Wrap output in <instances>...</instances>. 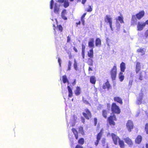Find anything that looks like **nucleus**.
Wrapping results in <instances>:
<instances>
[{"label": "nucleus", "instance_id": "31", "mask_svg": "<svg viewBox=\"0 0 148 148\" xmlns=\"http://www.w3.org/2000/svg\"><path fill=\"white\" fill-rule=\"evenodd\" d=\"M78 143L79 144L81 145H83L84 143V138H80L78 141Z\"/></svg>", "mask_w": 148, "mask_h": 148}, {"label": "nucleus", "instance_id": "22", "mask_svg": "<svg viewBox=\"0 0 148 148\" xmlns=\"http://www.w3.org/2000/svg\"><path fill=\"white\" fill-rule=\"evenodd\" d=\"M72 131L74 134L76 139H77L78 138V134L77 130L75 128H72Z\"/></svg>", "mask_w": 148, "mask_h": 148}, {"label": "nucleus", "instance_id": "64", "mask_svg": "<svg viewBox=\"0 0 148 148\" xmlns=\"http://www.w3.org/2000/svg\"><path fill=\"white\" fill-rule=\"evenodd\" d=\"M144 23H145V26L146 24L148 25V20L147 21L145 22H144Z\"/></svg>", "mask_w": 148, "mask_h": 148}, {"label": "nucleus", "instance_id": "51", "mask_svg": "<svg viewBox=\"0 0 148 148\" xmlns=\"http://www.w3.org/2000/svg\"><path fill=\"white\" fill-rule=\"evenodd\" d=\"M143 77L142 75H139V79L140 80H142L143 79Z\"/></svg>", "mask_w": 148, "mask_h": 148}, {"label": "nucleus", "instance_id": "59", "mask_svg": "<svg viewBox=\"0 0 148 148\" xmlns=\"http://www.w3.org/2000/svg\"><path fill=\"white\" fill-rule=\"evenodd\" d=\"M90 81L91 83L92 84V76H91L90 77Z\"/></svg>", "mask_w": 148, "mask_h": 148}, {"label": "nucleus", "instance_id": "43", "mask_svg": "<svg viewBox=\"0 0 148 148\" xmlns=\"http://www.w3.org/2000/svg\"><path fill=\"white\" fill-rule=\"evenodd\" d=\"M88 46L90 47H92V41L91 40L88 43Z\"/></svg>", "mask_w": 148, "mask_h": 148}, {"label": "nucleus", "instance_id": "35", "mask_svg": "<svg viewBox=\"0 0 148 148\" xmlns=\"http://www.w3.org/2000/svg\"><path fill=\"white\" fill-rule=\"evenodd\" d=\"M54 3L53 0H51L50 2V9H52L53 8V6Z\"/></svg>", "mask_w": 148, "mask_h": 148}, {"label": "nucleus", "instance_id": "55", "mask_svg": "<svg viewBox=\"0 0 148 148\" xmlns=\"http://www.w3.org/2000/svg\"><path fill=\"white\" fill-rule=\"evenodd\" d=\"M105 139L104 138L102 139L101 142L103 144H104L105 143Z\"/></svg>", "mask_w": 148, "mask_h": 148}, {"label": "nucleus", "instance_id": "5", "mask_svg": "<svg viewBox=\"0 0 148 148\" xmlns=\"http://www.w3.org/2000/svg\"><path fill=\"white\" fill-rule=\"evenodd\" d=\"M145 24L143 22H138L137 25V29L140 31L143 29L145 27Z\"/></svg>", "mask_w": 148, "mask_h": 148}, {"label": "nucleus", "instance_id": "7", "mask_svg": "<svg viewBox=\"0 0 148 148\" xmlns=\"http://www.w3.org/2000/svg\"><path fill=\"white\" fill-rule=\"evenodd\" d=\"M104 20L106 23H109V25L112 24V18L110 15H106L104 18Z\"/></svg>", "mask_w": 148, "mask_h": 148}, {"label": "nucleus", "instance_id": "62", "mask_svg": "<svg viewBox=\"0 0 148 148\" xmlns=\"http://www.w3.org/2000/svg\"><path fill=\"white\" fill-rule=\"evenodd\" d=\"M81 23V22L80 21H79L78 22H77L76 23V24H77V25H80Z\"/></svg>", "mask_w": 148, "mask_h": 148}, {"label": "nucleus", "instance_id": "2", "mask_svg": "<svg viewBox=\"0 0 148 148\" xmlns=\"http://www.w3.org/2000/svg\"><path fill=\"white\" fill-rule=\"evenodd\" d=\"M82 114L86 119H89L91 117V113L87 108L85 109L84 112H82Z\"/></svg>", "mask_w": 148, "mask_h": 148}, {"label": "nucleus", "instance_id": "12", "mask_svg": "<svg viewBox=\"0 0 148 148\" xmlns=\"http://www.w3.org/2000/svg\"><path fill=\"white\" fill-rule=\"evenodd\" d=\"M103 89H105L107 88L108 90H109L111 88V87L108 82L107 81L103 85Z\"/></svg>", "mask_w": 148, "mask_h": 148}, {"label": "nucleus", "instance_id": "3", "mask_svg": "<svg viewBox=\"0 0 148 148\" xmlns=\"http://www.w3.org/2000/svg\"><path fill=\"white\" fill-rule=\"evenodd\" d=\"M133 126L132 121L130 120H128L126 123V126L129 131L131 132V130L133 128Z\"/></svg>", "mask_w": 148, "mask_h": 148}, {"label": "nucleus", "instance_id": "36", "mask_svg": "<svg viewBox=\"0 0 148 148\" xmlns=\"http://www.w3.org/2000/svg\"><path fill=\"white\" fill-rule=\"evenodd\" d=\"M92 8L89 5L87 9H86L85 11L88 12H91L92 11Z\"/></svg>", "mask_w": 148, "mask_h": 148}, {"label": "nucleus", "instance_id": "20", "mask_svg": "<svg viewBox=\"0 0 148 148\" xmlns=\"http://www.w3.org/2000/svg\"><path fill=\"white\" fill-rule=\"evenodd\" d=\"M121 70V72H124L125 69V64L123 62H122L120 64Z\"/></svg>", "mask_w": 148, "mask_h": 148}, {"label": "nucleus", "instance_id": "11", "mask_svg": "<svg viewBox=\"0 0 148 148\" xmlns=\"http://www.w3.org/2000/svg\"><path fill=\"white\" fill-rule=\"evenodd\" d=\"M145 12L143 11H141L136 15L137 18L138 19H140L144 15Z\"/></svg>", "mask_w": 148, "mask_h": 148}, {"label": "nucleus", "instance_id": "63", "mask_svg": "<svg viewBox=\"0 0 148 148\" xmlns=\"http://www.w3.org/2000/svg\"><path fill=\"white\" fill-rule=\"evenodd\" d=\"M84 102L86 104H89L88 102L86 100H83Z\"/></svg>", "mask_w": 148, "mask_h": 148}, {"label": "nucleus", "instance_id": "6", "mask_svg": "<svg viewBox=\"0 0 148 148\" xmlns=\"http://www.w3.org/2000/svg\"><path fill=\"white\" fill-rule=\"evenodd\" d=\"M111 116L108 118L109 123L110 124L115 125V123L114 120H116V116L114 114H111Z\"/></svg>", "mask_w": 148, "mask_h": 148}, {"label": "nucleus", "instance_id": "60", "mask_svg": "<svg viewBox=\"0 0 148 148\" xmlns=\"http://www.w3.org/2000/svg\"><path fill=\"white\" fill-rule=\"evenodd\" d=\"M86 0H82V3L83 4H84L86 2Z\"/></svg>", "mask_w": 148, "mask_h": 148}, {"label": "nucleus", "instance_id": "46", "mask_svg": "<svg viewBox=\"0 0 148 148\" xmlns=\"http://www.w3.org/2000/svg\"><path fill=\"white\" fill-rule=\"evenodd\" d=\"M94 125L95 126L97 124V119L96 118H94Z\"/></svg>", "mask_w": 148, "mask_h": 148}, {"label": "nucleus", "instance_id": "58", "mask_svg": "<svg viewBox=\"0 0 148 148\" xmlns=\"http://www.w3.org/2000/svg\"><path fill=\"white\" fill-rule=\"evenodd\" d=\"M81 119L82 122L84 123L85 122V119L84 118L82 117H81Z\"/></svg>", "mask_w": 148, "mask_h": 148}, {"label": "nucleus", "instance_id": "8", "mask_svg": "<svg viewBox=\"0 0 148 148\" xmlns=\"http://www.w3.org/2000/svg\"><path fill=\"white\" fill-rule=\"evenodd\" d=\"M103 134L102 130V129L100 132L98 134L97 136V140L95 142V145L97 146L99 143V140H100L101 138V137Z\"/></svg>", "mask_w": 148, "mask_h": 148}, {"label": "nucleus", "instance_id": "26", "mask_svg": "<svg viewBox=\"0 0 148 148\" xmlns=\"http://www.w3.org/2000/svg\"><path fill=\"white\" fill-rule=\"evenodd\" d=\"M63 3V6L64 8H67L69 6V3L68 0H65Z\"/></svg>", "mask_w": 148, "mask_h": 148}, {"label": "nucleus", "instance_id": "16", "mask_svg": "<svg viewBox=\"0 0 148 148\" xmlns=\"http://www.w3.org/2000/svg\"><path fill=\"white\" fill-rule=\"evenodd\" d=\"M140 63L139 62H137L136 65V72L137 73H138V72L140 69Z\"/></svg>", "mask_w": 148, "mask_h": 148}, {"label": "nucleus", "instance_id": "32", "mask_svg": "<svg viewBox=\"0 0 148 148\" xmlns=\"http://www.w3.org/2000/svg\"><path fill=\"white\" fill-rule=\"evenodd\" d=\"M123 17L119 16L118 17V19H117L116 20H118V22H120V23H123Z\"/></svg>", "mask_w": 148, "mask_h": 148}, {"label": "nucleus", "instance_id": "17", "mask_svg": "<svg viewBox=\"0 0 148 148\" xmlns=\"http://www.w3.org/2000/svg\"><path fill=\"white\" fill-rule=\"evenodd\" d=\"M101 45V41L99 38H97L95 40V45L97 47H100Z\"/></svg>", "mask_w": 148, "mask_h": 148}, {"label": "nucleus", "instance_id": "27", "mask_svg": "<svg viewBox=\"0 0 148 148\" xmlns=\"http://www.w3.org/2000/svg\"><path fill=\"white\" fill-rule=\"evenodd\" d=\"M62 81L64 83H65L66 82L69 83V81L66 75L62 76Z\"/></svg>", "mask_w": 148, "mask_h": 148}, {"label": "nucleus", "instance_id": "41", "mask_svg": "<svg viewBox=\"0 0 148 148\" xmlns=\"http://www.w3.org/2000/svg\"><path fill=\"white\" fill-rule=\"evenodd\" d=\"M107 112L106 110H103V116L105 118L107 117L106 115Z\"/></svg>", "mask_w": 148, "mask_h": 148}, {"label": "nucleus", "instance_id": "18", "mask_svg": "<svg viewBox=\"0 0 148 148\" xmlns=\"http://www.w3.org/2000/svg\"><path fill=\"white\" fill-rule=\"evenodd\" d=\"M81 92V89L79 87L77 86L76 88V89L75 91V95L77 96L80 95Z\"/></svg>", "mask_w": 148, "mask_h": 148}, {"label": "nucleus", "instance_id": "9", "mask_svg": "<svg viewBox=\"0 0 148 148\" xmlns=\"http://www.w3.org/2000/svg\"><path fill=\"white\" fill-rule=\"evenodd\" d=\"M112 136L114 143L117 145L118 140H120L119 138L114 134H112Z\"/></svg>", "mask_w": 148, "mask_h": 148}, {"label": "nucleus", "instance_id": "10", "mask_svg": "<svg viewBox=\"0 0 148 148\" xmlns=\"http://www.w3.org/2000/svg\"><path fill=\"white\" fill-rule=\"evenodd\" d=\"M143 97V94L142 93H140L139 94V96L138 98L136 101V103L138 104H140L141 103Z\"/></svg>", "mask_w": 148, "mask_h": 148}, {"label": "nucleus", "instance_id": "19", "mask_svg": "<svg viewBox=\"0 0 148 148\" xmlns=\"http://www.w3.org/2000/svg\"><path fill=\"white\" fill-rule=\"evenodd\" d=\"M124 140L126 143L129 145L130 146L132 145V143L131 140L129 138L125 139Z\"/></svg>", "mask_w": 148, "mask_h": 148}, {"label": "nucleus", "instance_id": "13", "mask_svg": "<svg viewBox=\"0 0 148 148\" xmlns=\"http://www.w3.org/2000/svg\"><path fill=\"white\" fill-rule=\"evenodd\" d=\"M66 14V9H63L61 13V16L62 18L64 20H66L67 19V18L65 16V15Z\"/></svg>", "mask_w": 148, "mask_h": 148}, {"label": "nucleus", "instance_id": "38", "mask_svg": "<svg viewBox=\"0 0 148 148\" xmlns=\"http://www.w3.org/2000/svg\"><path fill=\"white\" fill-rule=\"evenodd\" d=\"M72 65V62L71 61H69L68 62V70H70L71 69V66Z\"/></svg>", "mask_w": 148, "mask_h": 148}, {"label": "nucleus", "instance_id": "15", "mask_svg": "<svg viewBox=\"0 0 148 148\" xmlns=\"http://www.w3.org/2000/svg\"><path fill=\"white\" fill-rule=\"evenodd\" d=\"M67 88L69 92L68 97L70 98L71 97H72L73 94L72 89L69 86H68Z\"/></svg>", "mask_w": 148, "mask_h": 148}, {"label": "nucleus", "instance_id": "25", "mask_svg": "<svg viewBox=\"0 0 148 148\" xmlns=\"http://www.w3.org/2000/svg\"><path fill=\"white\" fill-rule=\"evenodd\" d=\"M111 74H116L117 73V68L116 66L114 65L111 71Z\"/></svg>", "mask_w": 148, "mask_h": 148}, {"label": "nucleus", "instance_id": "37", "mask_svg": "<svg viewBox=\"0 0 148 148\" xmlns=\"http://www.w3.org/2000/svg\"><path fill=\"white\" fill-rule=\"evenodd\" d=\"M73 65L74 68L75 70H77L78 69L77 63L75 60L74 63V64Z\"/></svg>", "mask_w": 148, "mask_h": 148}, {"label": "nucleus", "instance_id": "30", "mask_svg": "<svg viewBox=\"0 0 148 148\" xmlns=\"http://www.w3.org/2000/svg\"><path fill=\"white\" fill-rule=\"evenodd\" d=\"M88 56L90 58L92 57V48L90 49L88 52Z\"/></svg>", "mask_w": 148, "mask_h": 148}, {"label": "nucleus", "instance_id": "40", "mask_svg": "<svg viewBox=\"0 0 148 148\" xmlns=\"http://www.w3.org/2000/svg\"><path fill=\"white\" fill-rule=\"evenodd\" d=\"M145 130L147 134H148V123H147L145 127Z\"/></svg>", "mask_w": 148, "mask_h": 148}, {"label": "nucleus", "instance_id": "14", "mask_svg": "<svg viewBox=\"0 0 148 148\" xmlns=\"http://www.w3.org/2000/svg\"><path fill=\"white\" fill-rule=\"evenodd\" d=\"M114 101L119 103L121 104L123 103L122 100L119 97H116L114 98Z\"/></svg>", "mask_w": 148, "mask_h": 148}, {"label": "nucleus", "instance_id": "45", "mask_svg": "<svg viewBox=\"0 0 148 148\" xmlns=\"http://www.w3.org/2000/svg\"><path fill=\"white\" fill-rule=\"evenodd\" d=\"M111 77L113 80H115L116 77V75H112Z\"/></svg>", "mask_w": 148, "mask_h": 148}, {"label": "nucleus", "instance_id": "28", "mask_svg": "<svg viewBox=\"0 0 148 148\" xmlns=\"http://www.w3.org/2000/svg\"><path fill=\"white\" fill-rule=\"evenodd\" d=\"M119 144L121 148H124V143L123 141L119 140Z\"/></svg>", "mask_w": 148, "mask_h": 148}, {"label": "nucleus", "instance_id": "49", "mask_svg": "<svg viewBox=\"0 0 148 148\" xmlns=\"http://www.w3.org/2000/svg\"><path fill=\"white\" fill-rule=\"evenodd\" d=\"M61 60L60 59V58H58V62L59 63V65L60 66H61Z\"/></svg>", "mask_w": 148, "mask_h": 148}, {"label": "nucleus", "instance_id": "39", "mask_svg": "<svg viewBox=\"0 0 148 148\" xmlns=\"http://www.w3.org/2000/svg\"><path fill=\"white\" fill-rule=\"evenodd\" d=\"M119 79L121 82L123 81L124 78V76L122 75H119Z\"/></svg>", "mask_w": 148, "mask_h": 148}, {"label": "nucleus", "instance_id": "42", "mask_svg": "<svg viewBox=\"0 0 148 148\" xmlns=\"http://www.w3.org/2000/svg\"><path fill=\"white\" fill-rule=\"evenodd\" d=\"M116 25L117 27V29H119L120 27V25L119 23V22L118 21V20H116Z\"/></svg>", "mask_w": 148, "mask_h": 148}, {"label": "nucleus", "instance_id": "24", "mask_svg": "<svg viewBox=\"0 0 148 148\" xmlns=\"http://www.w3.org/2000/svg\"><path fill=\"white\" fill-rule=\"evenodd\" d=\"M142 137L140 136H138L135 140V142L138 144H140L142 140Z\"/></svg>", "mask_w": 148, "mask_h": 148}, {"label": "nucleus", "instance_id": "34", "mask_svg": "<svg viewBox=\"0 0 148 148\" xmlns=\"http://www.w3.org/2000/svg\"><path fill=\"white\" fill-rule=\"evenodd\" d=\"M137 51L138 52H141L142 53V55H143L145 53V52L144 51L143 49L140 48L137 50Z\"/></svg>", "mask_w": 148, "mask_h": 148}, {"label": "nucleus", "instance_id": "23", "mask_svg": "<svg viewBox=\"0 0 148 148\" xmlns=\"http://www.w3.org/2000/svg\"><path fill=\"white\" fill-rule=\"evenodd\" d=\"M144 35L145 37V38L144 39L145 40L144 41H143V40L142 41V42L143 43H146L147 42L146 39L148 38V29L145 32Z\"/></svg>", "mask_w": 148, "mask_h": 148}, {"label": "nucleus", "instance_id": "33", "mask_svg": "<svg viewBox=\"0 0 148 148\" xmlns=\"http://www.w3.org/2000/svg\"><path fill=\"white\" fill-rule=\"evenodd\" d=\"M57 27L59 31L60 32H62L63 31V28L61 25H57Z\"/></svg>", "mask_w": 148, "mask_h": 148}, {"label": "nucleus", "instance_id": "1", "mask_svg": "<svg viewBox=\"0 0 148 148\" xmlns=\"http://www.w3.org/2000/svg\"><path fill=\"white\" fill-rule=\"evenodd\" d=\"M111 109L112 111L118 114H119L120 112V110L119 109V106H117L115 103L112 104Z\"/></svg>", "mask_w": 148, "mask_h": 148}, {"label": "nucleus", "instance_id": "29", "mask_svg": "<svg viewBox=\"0 0 148 148\" xmlns=\"http://www.w3.org/2000/svg\"><path fill=\"white\" fill-rule=\"evenodd\" d=\"M79 132V133H81L82 135H84V134L83 127L82 126L79 127L78 128Z\"/></svg>", "mask_w": 148, "mask_h": 148}, {"label": "nucleus", "instance_id": "47", "mask_svg": "<svg viewBox=\"0 0 148 148\" xmlns=\"http://www.w3.org/2000/svg\"><path fill=\"white\" fill-rule=\"evenodd\" d=\"M65 0H58V2L60 3H62L65 1Z\"/></svg>", "mask_w": 148, "mask_h": 148}, {"label": "nucleus", "instance_id": "56", "mask_svg": "<svg viewBox=\"0 0 148 148\" xmlns=\"http://www.w3.org/2000/svg\"><path fill=\"white\" fill-rule=\"evenodd\" d=\"M95 92H96V93L95 94V95L96 96V97H95V98H97V93L96 92V91H97V89L96 88H95Z\"/></svg>", "mask_w": 148, "mask_h": 148}, {"label": "nucleus", "instance_id": "50", "mask_svg": "<svg viewBox=\"0 0 148 148\" xmlns=\"http://www.w3.org/2000/svg\"><path fill=\"white\" fill-rule=\"evenodd\" d=\"M82 51H85V46L84 45H82Z\"/></svg>", "mask_w": 148, "mask_h": 148}, {"label": "nucleus", "instance_id": "21", "mask_svg": "<svg viewBox=\"0 0 148 148\" xmlns=\"http://www.w3.org/2000/svg\"><path fill=\"white\" fill-rule=\"evenodd\" d=\"M137 20L135 15H133L132 16L131 21V25H134L137 22Z\"/></svg>", "mask_w": 148, "mask_h": 148}, {"label": "nucleus", "instance_id": "61", "mask_svg": "<svg viewBox=\"0 0 148 148\" xmlns=\"http://www.w3.org/2000/svg\"><path fill=\"white\" fill-rule=\"evenodd\" d=\"M112 24H111V25H110V26L111 30H112V31L113 30V29L112 27Z\"/></svg>", "mask_w": 148, "mask_h": 148}, {"label": "nucleus", "instance_id": "57", "mask_svg": "<svg viewBox=\"0 0 148 148\" xmlns=\"http://www.w3.org/2000/svg\"><path fill=\"white\" fill-rule=\"evenodd\" d=\"M73 49L76 52H78L77 49L75 47H73Z\"/></svg>", "mask_w": 148, "mask_h": 148}, {"label": "nucleus", "instance_id": "52", "mask_svg": "<svg viewBox=\"0 0 148 148\" xmlns=\"http://www.w3.org/2000/svg\"><path fill=\"white\" fill-rule=\"evenodd\" d=\"M86 14V13H85L83 14V15H82V16L81 17L82 20L85 17Z\"/></svg>", "mask_w": 148, "mask_h": 148}, {"label": "nucleus", "instance_id": "44", "mask_svg": "<svg viewBox=\"0 0 148 148\" xmlns=\"http://www.w3.org/2000/svg\"><path fill=\"white\" fill-rule=\"evenodd\" d=\"M67 42H70V41H71L70 37L69 36H68L67 37Z\"/></svg>", "mask_w": 148, "mask_h": 148}, {"label": "nucleus", "instance_id": "48", "mask_svg": "<svg viewBox=\"0 0 148 148\" xmlns=\"http://www.w3.org/2000/svg\"><path fill=\"white\" fill-rule=\"evenodd\" d=\"M75 148H83V147L82 146L77 145L76 146Z\"/></svg>", "mask_w": 148, "mask_h": 148}, {"label": "nucleus", "instance_id": "54", "mask_svg": "<svg viewBox=\"0 0 148 148\" xmlns=\"http://www.w3.org/2000/svg\"><path fill=\"white\" fill-rule=\"evenodd\" d=\"M96 81V80L95 77H93V84H95Z\"/></svg>", "mask_w": 148, "mask_h": 148}, {"label": "nucleus", "instance_id": "53", "mask_svg": "<svg viewBox=\"0 0 148 148\" xmlns=\"http://www.w3.org/2000/svg\"><path fill=\"white\" fill-rule=\"evenodd\" d=\"M82 54L83 58H84L85 56V51H82Z\"/></svg>", "mask_w": 148, "mask_h": 148}, {"label": "nucleus", "instance_id": "4", "mask_svg": "<svg viewBox=\"0 0 148 148\" xmlns=\"http://www.w3.org/2000/svg\"><path fill=\"white\" fill-rule=\"evenodd\" d=\"M60 5L56 3L54 4V6L53 8V12L56 14H59L60 11Z\"/></svg>", "mask_w": 148, "mask_h": 148}]
</instances>
